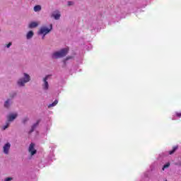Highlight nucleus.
Masks as SVG:
<instances>
[{"label": "nucleus", "mask_w": 181, "mask_h": 181, "mask_svg": "<svg viewBox=\"0 0 181 181\" xmlns=\"http://www.w3.org/2000/svg\"><path fill=\"white\" fill-rule=\"evenodd\" d=\"M69 53V48H64L61 49L59 52H56L52 54V59H60L62 57H66V55Z\"/></svg>", "instance_id": "1"}, {"label": "nucleus", "mask_w": 181, "mask_h": 181, "mask_svg": "<svg viewBox=\"0 0 181 181\" xmlns=\"http://www.w3.org/2000/svg\"><path fill=\"white\" fill-rule=\"evenodd\" d=\"M29 81H30V76H29V74L25 73L24 78L19 79L18 81V86H20V87H23V86H25L26 83H29Z\"/></svg>", "instance_id": "2"}, {"label": "nucleus", "mask_w": 181, "mask_h": 181, "mask_svg": "<svg viewBox=\"0 0 181 181\" xmlns=\"http://www.w3.org/2000/svg\"><path fill=\"white\" fill-rule=\"evenodd\" d=\"M53 29V25L51 24L49 29L46 27H42L40 28V32L38 33L39 35H44L42 39H45V36L47 35Z\"/></svg>", "instance_id": "3"}, {"label": "nucleus", "mask_w": 181, "mask_h": 181, "mask_svg": "<svg viewBox=\"0 0 181 181\" xmlns=\"http://www.w3.org/2000/svg\"><path fill=\"white\" fill-rule=\"evenodd\" d=\"M16 117H18V115L16 114H11L8 116V122H6V125L3 127V129L4 131L5 129H6V128L9 127L11 124L10 122H11V121H13V119H15Z\"/></svg>", "instance_id": "4"}, {"label": "nucleus", "mask_w": 181, "mask_h": 181, "mask_svg": "<svg viewBox=\"0 0 181 181\" xmlns=\"http://www.w3.org/2000/svg\"><path fill=\"white\" fill-rule=\"evenodd\" d=\"M35 144L31 143L28 148V152L30 153L31 156H33V155H36L37 151L35 148Z\"/></svg>", "instance_id": "5"}, {"label": "nucleus", "mask_w": 181, "mask_h": 181, "mask_svg": "<svg viewBox=\"0 0 181 181\" xmlns=\"http://www.w3.org/2000/svg\"><path fill=\"white\" fill-rule=\"evenodd\" d=\"M47 78H49V75L44 78V84L42 86L44 90H49V83L47 82Z\"/></svg>", "instance_id": "6"}, {"label": "nucleus", "mask_w": 181, "mask_h": 181, "mask_svg": "<svg viewBox=\"0 0 181 181\" xmlns=\"http://www.w3.org/2000/svg\"><path fill=\"white\" fill-rule=\"evenodd\" d=\"M4 153H6V155H8V153H9V150L11 149V144L7 143L6 144L4 147Z\"/></svg>", "instance_id": "7"}, {"label": "nucleus", "mask_w": 181, "mask_h": 181, "mask_svg": "<svg viewBox=\"0 0 181 181\" xmlns=\"http://www.w3.org/2000/svg\"><path fill=\"white\" fill-rule=\"evenodd\" d=\"M39 124H40V120H37V122L31 127V129L29 132V134H32V132H33V131H35V129L37 128V127L39 126Z\"/></svg>", "instance_id": "8"}, {"label": "nucleus", "mask_w": 181, "mask_h": 181, "mask_svg": "<svg viewBox=\"0 0 181 181\" xmlns=\"http://www.w3.org/2000/svg\"><path fill=\"white\" fill-rule=\"evenodd\" d=\"M52 18H54L56 21H58V19H60V12H59V11H56L52 14Z\"/></svg>", "instance_id": "9"}, {"label": "nucleus", "mask_w": 181, "mask_h": 181, "mask_svg": "<svg viewBox=\"0 0 181 181\" xmlns=\"http://www.w3.org/2000/svg\"><path fill=\"white\" fill-rule=\"evenodd\" d=\"M179 148L178 146H175L173 147V149L169 151V155H173L176 151H177V148Z\"/></svg>", "instance_id": "10"}, {"label": "nucleus", "mask_w": 181, "mask_h": 181, "mask_svg": "<svg viewBox=\"0 0 181 181\" xmlns=\"http://www.w3.org/2000/svg\"><path fill=\"white\" fill-rule=\"evenodd\" d=\"M37 22H32V23H30V24H29V28H30V29H32V28H37Z\"/></svg>", "instance_id": "11"}, {"label": "nucleus", "mask_w": 181, "mask_h": 181, "mask_svg": "<svg viewBox=\"0 0 181 181\" xmlns=\"http://www.w3.org/2000/svg\"><path fill=\"white\" fill-rule=\"evenodd\" d=\"M33 31H29L26 35L27 39H32V37H33Z\"/></svg>", "instance_id": "12"}, {"label": "nucleus", "mask_w": 181, "mask_h": 181, "mask_svg": "<svg viewBox=\"0 0 181 181\" xmlns=\"http://www.w3.org/2000/svg\"><path fill=\"white\" fill-rule=\"evenodd\" d=\"M57 103H59V101L57 100H55L54 103L48 105V108H52V107H55V105H57Z\"/></svg>", "instance_id": "13"}, {"label": "nucleus", "mask_w": 181, "mask_h": 181, "mask_svg": "<svg viewBox=\"0 0 181 181\" xmlns=\"http://www.w3.org/2000/svg\"><path fill=\"white\" fill-rule=\"evenodd\" d=\"M42 10V6L37 5L34 7L35 12H39V11Z\"/></svg>", "instance_id": "14"}, {"label": "nucleus", "mask_w": 181, "mask_h": 181, "mask_svg": "<svg viewBox=\"0 0 181 181\" xmlns=\"http://www.w3.org/2000/svg\"><path fill=\"white\" fill-rule=\"evenodd\" d=\"M4 107H6V108H9V100H7L5 103H4Z\"/></svg>", "instance_id": "15"}, {"label": "nucleus", "mask_w": 181, "mask_h": 181, "mask_svg": "<svg viewBox=\"0 0 181 181\" xmlns=\"http://www.w3.org/2000/svg\"><path fill=\"white\" fill-rule=\"evenodd\" d=\"M169 166H170V163H169L164 165L163 167V170H165V169H167V168H169Z\"/></svg>", "instance_id": "16"}, {"label": "nucleus", "mask_w": 181, "mask_h": 181, "mask_svg": "<svg viewBox=\"0 0 181 181\" xmlns=\"http://www.w3.org/2000/svg\"><path fill=\"white\" fill-rule=\"evenodd\" d=\"M28 121H29V118L25 117L23 119V124H26V122H28Z\"/></svg>", "instance_id": "17"}, {"label": "nucleus", "mask_w": 181, "mask_h": 181, "mask_svg": "<svg viewBox=\"0 0 181 181\" xmlns=\"http://www.w3.org/2000/svg\"><path fill=\"white\" fill-rule=\"evenodd\" d=\"M12 180V177H7L4 181H11Z\"/></svg>", "instance_id": "18"}, {"label": "nucleus", "mask_w": 181, "mask_h": 181, "mask_svg": "<svg viewBox=\"0 0 181 181\" xmlns=\"http://www.w3.org/2000/svg\"><path fill=\"white\" fill-rule=\"evenodd\" d=\"M71 5H73V1H69L68 2V6H71Z\"/></svg>", "instance_id": "19"}, {"label": "nucleus", "mask_w": 181, "mask_h": 181, "mask_svg": "<svg viewBox=\"0 0 181 181\" xmlns=\"http://www.w3.org/2000/svg\"><path fill=\"white\" fill-rule=\"evenodd\" d=\"M11 46H12V42H9V43L7 45V47H8V48L11 47Z\"/></svg>", "instance_id": "20"}, {"label": "nucleus", "mask_w": 181, "mask_h": 181, "mask_svg": "<svg viewBox=\"0 0 181 181\" xmlns=\"http://www.w3.org/2000/svg\"><path fill=\"white\" fill-rule=\"evenodd\" d=\"M176 115H177V117H178L179 118H180V117H181V112H180V113H176Z\"/></svg>", "instance_id": "21"}, {"label": "nucleus", "mask_w": 181, "mask_h": 181, "mask_svg": "<svg viewBox=\"0 0 181 181\" xmlns=\"http://www.w3.org/2000/svg\"><path fill=\"white\" fill-rule=\"evenodd\" d=\"M73 57H67L66 58V60H69V59H72Z\"/></svg>", "instance_id": "22"}]
</instances>
